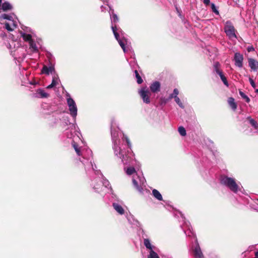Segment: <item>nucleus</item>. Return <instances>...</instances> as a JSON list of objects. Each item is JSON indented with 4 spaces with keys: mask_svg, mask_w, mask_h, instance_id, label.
I'll return each mask as SVG.
<instances>
[{
    "mask_svg": "<svg viewBox=\"0 0 258 258\" xmlns=\"http://www.w3.org/2000/svg\"><path fill=\"white\" fill-rule=\"evenodd\" d=\"M178 214L180 215V216L181 217V219H182V221L184 222V225H183V227H185V226L186 225L187 228V230H185L184 228L182 227V228L183 229L185 234L187 235L188 236H193L194 237V238L195 237V233H194V232L191 230V227L188 225V224L187 223H186L184 220H185V217H184L183 215L182 214L181 212L178 211L177 212Z\"/></svg>",
    "mask_w": 258,
    "mask_h": 258,
    "instance_id": "13",
    "label": "nucleus"
},
{
    "mask_svg": "<svg viewBox=\"0 0 258 258\" xmlns=\"http://www.w3.org/2000/svg\"><path fill=\"white\" fill-rule=\"evenodd\" d=\"M135 172V169L133 167L127 168L126 173L127 175H131Z\"/></svg>",
    "mask_w": 258,
    "mask_h": 258,
    "instance_id": "35",
    "label": "nucleus"
},
{
    "mask_svg": "<svg viewBox=\"0 0 258 258\" xmlns=\"http://www.w3.org/2000/svg\"><path fill=\"white\" fill-rule=\"evenodd\" d=\"M255 91V92L258 93V89H256Z\"/></svg>",
    "mask_w": 258,
    "mask_h": 258,
    "instance_id": "46",
    "label": "nucleus"
},
{
    "mask_svg": "<svg viewBox=\"0 0 258 258\" xmlns=\"http://www.w3.org/2000/svg\"><path fill=\"white\" fill-rule=\"evenodd\" d=\"M139 93L144 103L149 104L150 102V96L151 93L148 89L142 88L139 91Z\"/></svg>",
    "mask_w": 258,
    "mask_h": 258,
    "instance_id": "12",
    "label": "nucleus"
},
{
    "mask_svg": "<svg viewBox=\"0 0 258 258\" xmlns=\"http://www.w3.org/2000/svg\"><path fill=\"white\" fill-rule=\"evenodd\" d=\"M152 195L157 200L159 201L162 200V196L161 194L157 189H154L152 190Z\"/></svg>",
    "mask_w": 258,
    "mask_h": 258,
    "instance_id": "25",
    "label": "nucleus"
},
{
    "mask_svg": "<svg viewBox=\"0 0 258 258\" xmlns=\"http://www.w3.org/2000/svg\"><path fill=\"white\" fill-rule=\"evenodd\" d=\"M133 183L135 187L140 192L143 190V187H145L146 179L143 176L142 173L137 174L133 177Z\"/></svg>",
    "mask_w": 258,
    "mask_h": 258,
    "instance_id": "7",
    "label": "nucleus"
},
{
    "mask_svg": "<svg viewBox=\"0 0 258 258\" xmlns=\"http://www.w3.org/2000/svg\"><path fill=\"white\" fill-rule=\"evenodd\" d=\"M179 93V91L177 89L175 88L174 89L173 93L171 94L169 96V99L171 100L172 98H175Z\"/></svg>",
    "mask_w": 258,
    "mask_h": 258,
    "instance_id": "32",
    "label": "nucleus"
},
{
    "mask_svg": "<svg viewBox=\"0 0 258 258\" xmlns=\"http://www.w3.org/2000/svg\"><path fill=\"white\" fill-rule=\"evenodd\" d=\"M114 120H112L111 123V134L113 144V149L115 156L121 160L123 164H128L131 163L133 160V155L131 152V143L128 138L123 135V140H125L128 149L126 151L118 145L119 141L117 140L118 131L116 128H113Z\"/></svg>",
    "mask_w": 258,
    "mask_h": 258,
    "instance_id": "2",
    "label": "nucleus"
},
{
    "mask_svg": "<svg viewBox=\"0 0 258 258\" xmlns=\"http://www.w3.org/2000/svg\"><path fill=\"white\" fill-rule=\"evenodd\" d=\"M144 243L147 248L150 249V250H151V249H153V246L151 245L149 239H144Z\"/></svg>",
    "mask_w": 258,
    "mask_h": 258,
    "instance_id": "28",
    "label": "nucleus"
},
{
    "mask_svg": "<svg viewBox=\"0 0 258 258\" xmlns=\"http://www.w3.org/2000/svg\"><path fill=\"white\" fill-rule=\"evenodd\" d=\"M220 64L218 62H215L214 64V69L216 73L218 74L219 72H221L222 71L220 69Z\"/></svg>",
    "mask_w": 258,
    "mask_h": 258,
    "instance_id": "31",
    "label": "nucleus"
},
{
    "mask_svg": "<svg viewBox=\"0 0 258 258\" xmlns=\"http://www.w3.org/2000/svg\"><path fill=\"white\" fill-rule=\"evenodd\" d=\"M59 81V80L58 76L57 75H54L53 77L51 84L48 85L46 87V88L47 89H51V88L54 87L58 83Z\"/></svg>",
    "mask_w": 258,
    "mask_h": 258,
    "instance_id": "23",
    "label": "nucleus"
},
{
    "mask_svg": "<svg viewBox=\"0 0 258 258\" xmlns=\"http://www.w3.org/2000/svg\"><path fill=\"white\" fill-rule=\"evenodd\" d=\"M195 238L197 245L194 249V256L196 258H203V253L198 243L197 239L196 237H195Z\"/></svg>",
    "mask_w": 258,
    "mask_h": 258,
    "instance_id": "16",
    "label": "nucleus"
},
{
    "mask_svg": "<svg viewBox=\"0 0 258 258\" xmlns=\"http://www.w3.org/2000/svg\"><path fill=\"white\" fill-rule=\"evenodd\" d=\"M221 183L228 187L231 191L234 193H237L240 190L239 187L236 183L235 179L233 178L229 177L226 176L221 177Z\"/></svg>",
    "mask_w": 258,
    "mask_h": 258,
    "instance_id": "5",
    "label": "nucleus"
},
{
    "mask_svg": "<svg viewBox=\"0 0 258 258\" xmlns=\"http://www.w3.org/2000/svg\"><path fill=\"white\" fill-rule=\"evenodd\" d=\"M101 11H102V12H103V11H104V10L105 9V8L104 7H103V6H102L101 7Z\"/></svg>",
    "mask_w": 258,
    "mask_h": 258,
    "instance_id": "43",
    "label": "nucleus"
},
{
    "mask_svg": "<svg viewBox=\"0 0 258 258\" xmlns=\"http://www.w3.org/2000/svg\"><path fill=\"white\" fill-rule=\"evenodd\" d=\"M72 144L78 156H82V158H80V161L83 164L86 172L89 174L91 173L97 175V177L91 179V185L94 190V191L101 193L105 189H109L111 188L110 183L108 180L105 179L100 170H97L95 165H93L92 162V152L90 149L84 151L80 150L78 145L74 140Z\"/></svg>",
    "mask_w": 258,
    "mask_h": 258,
    "instance_id": "1",
    "label": "nucleus"
},
{
    "mask_svg": "<svg viewBox=\"0 0 258 258\" xmlns=\"http://www.w3.org/2000/svg\"><path fill=\"white\" fill-rule=\"evenodd\" d=\"M218 75H219V76H220V77L222 81L223 82L224 84L225 85H226L227 87H228L229 86L228 81L227 80L226 78L223 74V72H219V73Z\"/></svg>",
    "mask_w": 258,
    "mask_h": 258,
    "instance_id": "27",
    "label": "nucleus"
},
{
    "mask_svg": "<svg viewBox=\"0 0 258 258\" xmlns=\"http://www.w3.org/2000/svg\"><path fill=\"white\" fill-rule=\"evenodd\" d=\"M7 48L9 49L10 54L14 57V59L15 60L16 57H15L16 52V43L14 39V36H13L12 38H10L7 44Z\"/></svg>",
    "mask_w": 258,
    "mask_h": 258,
    "instance_id": "11",
    "label": "nucleus"
},
{
    "mask_svg": "<svg viewBox=\"0 0 258 258\" xmlns=\"http://www.w3.org/2000/svg\"><path fill=\"white\" fill-rule=\"evenodd\" d=\"M150 88L152 92H157L160 90V84L158 81L154 82L150 85Z\"/></svg>",
    "mask_w": 258,
    "mask_h": 258,
    "instance_id": "20",
    "label": "nucleus"
},
{
    "mask_svg": "<svg viewBox=\"0 0 258 258\" xmlns=\"http://www.w3.org/2000/svg\"><path fill=\"white\" fill-rule=\"evenodd\" d=\"M234 60L235 65L238 68H242L243 66V56L239 52H236L234 54Z\"/></svg>",
    "mask_w": 258,
    "mask_h": 258,
    "instance_id": "14",
    "label": "nucleus"
},
{
    "mask_svg": "<svg viewBox=\"0 0 258 258\" xmlns=\"http://www.w3.org/2000/svg\"><path fill=\"white\" fill-rule=\"evenodd\" d=\"M6 20L5 28L9 31H13L16 27L15 21L14 20L13 15L4 13L0 15V21Z\"/></svg>",
    "mask_w": 258,
    "mask_h": 258,
    "instance_id": "6",
    "label": "nucleus"
},
{
    "mask_svg": "<svg viewBox=\"0 0 258 258\" xmlns=\"http://www.w3.org/2000/svg\"><path fill=\"white\" fill-rule=\"evenodd\" d=\"M247 50L248 52H251L254 50V48L252 46H248L247 47Z\"/></svg>",
    "mask_w": 258,
    "mask_h": 258,
    "instance_id": "40",
    "label": "nucleus"
},
{
    "mask_svg": "<svg viewBox=\"0 0 258 258\" xmlns=\"http://www.w3.org/2000/svg\"><path fill=\"white\" fill-rule=\"evenodd\" d=\"M224 29V32L226 34L227 36H228L230 39L237 38L235 34L236 30L234 28L232 23L230 21H227L226 22Z\"/></svg>",
    "mask_w": 258,
    "mask_h": 258,
    "instance_id": "9",
    "label": "nucleus"
},
{
    "mask_svg": "<svg viewBox=\"0 0 258 258\" xmlns=\"http://www.w3.org/2000/svg\"><path fill=\"white\" fill-rule=\"evenodd\" d=\"M170 99L169 97H162L160 99V104L161 105H165L167 102H168Z\"/></svg>",
    "mask_w": 258,
    "mask_h": 258,
    "instance_id": "29",
    "label": "nucleus"
},
{
    "mask_svg": "<svg viewBox=\"0 0 258 258\" xmlns=\"http://www.w3.org/2000/svg\"><path fill=\"white\" fill-rule=\"evenodd\" d=\"M40 41H41L40 39H38V40H37V43L38 45H39L40 46L41 45H40Z\"/></svg>",
    "mask_w": 258,
    "mask_h": 258,
    "instance_id": "42",
    "label": "nucleus"
},
{
    "mask_svg": "<svg viewBox=\"0 0 258 258\" xmlns=\"http://www.w3.org/2000/svg\"><path fill=\"white\" fill-rule=\"evenodd\" d=\"M255 255L257 258H258V251L255 252Z\"/></svg>",
    "mask_w": 258,
    "mask_h": 258,
    "instance_id": "44",
    "label": "nucleus"
},
{
    "mask_svg": "<svg viewBox=\"0 0 258 258\" xmlns=\"http://www.w3.org/2000/svg\"><path fill=\"white\" fill-rule=\"evenodd\" d=\"M228 102L232 110H235L237 108V104L235 102L234 99L232 97L229 98L228 99Z\"/></svg>",
    "mask_w": 258,
    "mask_h": 258,
    "instance_id": "24",
    "label": "nucleus"
},
{
    "mask_svg": "<svg viewBox=\"0 0 258 258\" xmlns=\"http://www.w3.org/2000/svg\"><path fill=\"white\" fill-rule=\"evenodd\" d=\"M66 95L70 114L75 121L78 112L77 105L75 101L71 98L70 94L68 92H66Z\"/></svg>",
    "mask_w": 258,
    "mask_h": 258,
    "instance_id": "8",
    "label": "nucleus"
},
{
    "mask_svg": "<svg viewBox=\"0 0 258 258\" xmlns=\"http://www.w3.org/2000/svg\"><path fill=\"white\" fill-rule=\"evenodd\" d=\"M33 97L38 98H46L49 97V94L42 89H38L36 93L33 94Z\"/></svg>",
    "mask_w": 258,
    "mask_h": 258,
    "instance_id": "15",
    "label": "nucleus"
},
{
    "mask_svg": "<svg viewBox=\"0 0 258 258\" xmlns=\"http://www.w3.org/2000/svg\"><path fill=\"white\" fill-rule=\"evenodd\" d=\"M247 119L249 120V123L253 126L255 130H258V124L256 121L250 116L247 117Z\"/></svg>",
    "mask_w": 258,
    "mask_h": 258,
    "instance_id": "26",
    "label": "nucleus"
},
{
    "mask_svg": "<svg viewBox=\"0 0 258 258\" xmlns=\"http://www.w3.org/2000/svg\"><path fill=\"white\" fill-rule=\"evenodd\" d=\"M135 74L136 78H137V83L139 84H141V83H142L143 80H142L141 77L140 76L137 70L135 71Z\"/></svg>",
    "mask_w": 258,
    "mask_h": 258,
    "instance_id": "33",
    "label": "nucleus"
},
{
    "mask_svg": "<svg viewBox=\"0 0 258 258\" xmlns=\"http://www.w3.org/2000/svg\"><path fill=\"white\" fill-rule=\"evenodd\" d=\"M148 258H160L157 253L155 252L153 249L150 250Z\"/></svg>",
    "mask_w": 258,
    "mask_h": 258,
    "instance_id": "30",
    "label": "nucleus"
},
{
    "mask_svg": "<svg viewBox=\"0 0 258 258\" xmlns=\"http://www.w3.org/2000/svg\"><path fill=\"white\" fill-rule=\"evenodd\" d=\"M109 13L111 21V29L115 39L118 41L124 52H126L125 45L127 44V39L125 37V33L120 28H117L116 23L118 22V18L116 14L114 13V11L110 6Z\"/></svg>",
    "mask_w": 258,
    "mask_h": 258,
    "instance_id": "3",
    "label": "nucleus"
},
{
    "mask_svg": "<svg viewBox=\"0 0 258 258\" xmlns=\"http://www.w3.org/2000/svg\"><path fill=\"white\" fill-rule=\"evenodd\" d=\"M30 84H31V85H34V83H30Z\"/></svg>",
    "mask_w": 258,
    "mask_h": 258,
    "instance_id": "47",
    "label": "nucleus"
},
{
    "mask_svg": "<svg viewBox=\"0 0 258 258\" xmlns=\"http://www.w3.org/2000/svg\"><path fill=\"white\" fill-rule=\"evenodd\" d=\"M239 93L240 96L243 99H244L247 103H249L250 102L249 98L247 95H246L243 92H242L241 91H239Z\"/></svg>",
    "mask_w": 258,
    "mask_h": 258,
    "instance_id": "34",
    "label": "nucleus"
},
{
    "mask_svg": "<svg viewBox=\"0 0 258 258\" xmlns=\"http://www.w3.org/2000/svg\"><path fill=\"white\" fill-rule=\"evenodd\" d=\"M248 65L251 70L253 71H256L258 69V61L252 58L248 59Z\"/></svg>",
    "mask_w": 258,
    "mask_h": 258,
    "instance_id": "17",
    "label": "nucleus"
},
{
    "mask_svg": "<svg viewBox=\"0 0 258 258\" xmlns=\"http://www.w3.org/2000/svg\"><path fill=\"white\" fill-rule=\"evenodd\" d=\"M175 102L179 105V106L181 108H184V106L182 103L181 102L179 98L177 96L175 99Z\"/></svg>",
    "mask_w": 258,
    "mask_h": 258,
    "instance_id": "37",
    "label": "nucleus"
},
{
    "mask_svg": "<svg viewBox=\"0 0 258 258\" xmlns=\"http://www.w3.org/2000/svg\"><path fill=\"white\" fill-rule=\"evenodd\" d=\"M42 73L49 75L50 73H52L54 72V68L53 66L51 65L49 67L44 66L42 69Z\"/></svg>",
    "mask_w": 258,
    "mask_h": 258,
    "instance_id": "21",
    "label": "nucleus"
},
{
    "mask_svg": "<svg viewBox=\"0 0 258 258\" xmlns=\"http://www.w3.org/2000/svg\"><path fill=\"white\" fill-rule=\"evenodd\" d=\"M249 81L250 84L251 85L252 87L253 88L255 89L256 86V84H255V82L252 80V79L250 77L249 78Z\"/></svg>",
    "mask_w": 258,
    "mask_h": 258,
    "instance_id": "39",
    "label": "nucleus"
},
{
    "mask_svg": "<svg viewBox=\"0 0 258 258\" xmlns=\"http://www.w3.org/2000/svg\"><path fill=\"white\" fill-rule=\"evenodd\" d=\"M70 128L66 130V135L68 138L71 139L75 137V136L77 135L76 132H77L79 128L76 124L70 123Z\"/></svg>",
    "mask_w": 258,
    "mask_h": 258,
    "instance_id": "10",
    "label": "nucleus"
},
{
    "mask_svg": "<svg viewBox=\"0 0 258 258\" xmlns=\"http://www.w3.org/2000/svg\"><path fill=\"white\" fill-rule=\"evenodd\" d=\"M101 1H102L103 3H108V0H101Z\"/></svg>",
    "mask_w": 258,
    "mask_h": 258,
    "instance_id": "45",
    "label": "nucleus"
},
{
    "mask_svg": "<svg viewBox=\"0 0 258 258\" xmlns=\"http://www.w3.org/2000/svg\"><path fill=\"white\" fill-rule=\"evenodd\" d=\"M127 219L132 226L139 227L140 225L139 222L137 220L135 219L133 215H131L130 216H127Z\"/></svg>",
    "mask_w": 258,
    "mask_h": 258,
    "instance_id": "19",
    "label": "nucleus"
},
{
    "mask_svg": "<svg viewBox=\"0 0 258 258\" xmlns=\"http://www.w3.org/2000/svg\"><path fill=\"white\" fill-rule=\"evenodd\" d=\"M13 8L12 5L9 2H6L2 4L0 10H3L4 12H7L11 10Z\"/></svg>",
    "mask_w": 258,
    "mask_h": 258,
    "instance_id": "22",
    "label": "nucleus"
},
{
    "mask_svg": "<svg viewBox=\"0 0 258 258\" xmlns=\"http://www.w3.org/2000/svg\"><path fill=\"white\" fill-rule=\"evenodd\" d=\"M211 9H212V12L213 13H214L215 14H216L217 15H219V12L217 8H216V7L215 5V4H213V3H212L211 4Z\"/></svg>",
    "mask_w": 258,
    "mask_h": 258,
    "instance_id": "38",
    "label": "nucleus"
},
{
    "mask_svg": "<svg viewBox=\"0 0 258 258\" xmlns=\"http://www.w3.org/2000/svg\"><path fill=\"white\" fill-rule=\"evenodd\" d=\"M114 209L120 215H123L124 213V210L122 206L117 202H114L112 204Z\"/></svg>",
    "mask_w": 258,
    "mask_h": 258,
    "instance_id": "18",
    "label": "nucleus"
},
{
    "mask_svg": "<svg viewBox=\"0 0 258 258\" xmlns=\"http://www.w3.org/2000/svg\"><path fill=\"white\" fill-rule=\"evenodd\" d=\"M21 30H19V32L21 34L25 41L28 42L29 44V49L33 53H37L38 52V47L36 43L34 41L33 37L35 34L32 30L28 27L22 25Z\"/></svg>",
    "mask_w": 258,
    "mask_h": 258,
    "instance_id": "4",
    "label": "nucleus"
},
{
    "mask_svg": "<svg viewBox=\"0 0 258 258\" xmlns=\"http://www.w3.org/2000/svg\"><path fill=\"white\" fill-rule=\"evenodd\" d=\"M178 131L180 135L182 136H185L186 134V130L183 126H179Z\"/></svg>",
    "mask_w": 258,
    "mask_h": 258,
    "instance_id": "36",
    "label": "nucleus"
},
{
    "mask_svg": "<svg viewBox=\"0 0 258 258\" xmlns=\"http://www.w3.org/2000/svg\"><path fill=\"white\" fill-rule=\"evenodd\" d=\"M203 3L206 5H209L210 3V0H203Z\"/></svg>",
    "mask_w": 258,
    "mask_h": 258,
    "instance_id": "41",
    "label": "nucleus"
}]
</instances>
